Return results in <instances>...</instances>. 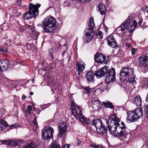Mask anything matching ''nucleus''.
Segmentation results:
<instances>
[{
  "label": "nucleus",
  "instance_id": "obj_3",
  "mask_svg": "<svg viewBox=\"0 0 148 148\" xmlns=\"http://www.w3.org/2000/svg\"><path fill=\"white\" fill-rule=\"evenodd\" d=\"M56 20L51 16L45 19L43 21V27L45 32L51 33L55 29Z\"/></svg>",
  "mask_w": 148,
  "mask_h": 148
},
{
  "label": "nucleus",
  "instance_id": "obj_46",
  "mask_svg": "<svg viewBox=\"0 0 148 148\" xmlns=\"http://www.w3.org/2000/svg\"><path fill=\"white\" fill-rule=\"evenodd\" d=\"M78 1L82 2V3H86L90 1V0H78Z\"/></svg>",
  "mask_w": 148,
  "mask_h": 148
},
{
  "label": "nucleus",
  "instance_id": "obj_24",
  "mask_svg": "<svg viewBox=\"0 0 148 148\" xmlns=\"http://www.w3.org/2000/svg\"><path fill=\"white\" fill-rule=\"evenodd\" d=\"M92 102L93 104L96 105L98 108H100L101 104L99 99L97 98H93L92 100Z\"/></svg>",
  "mask_w": 148,
  "mask_h": 148
},
{
  "label": "nucleus",
  "instance_id": "obj_21",
  "mask_svg": "<svg viewBox=\"0 0 148 148\" xmlns=\"http://www.w3.org/2000/svg\"><path fill=\"white\" fill-rule=\"evenodd\" d=\"M115 77L113 76L106 75V83L107 84H108L111 82H113L115 79Z\"/></svg>",
  "mask_w": 148,
  "mask_h": 148
},
{
  "label": "nucleus",
  "instance_id": "obj_15",
  "mask_svg": "<svg viewBox=\"0 0 148 148\" xmlns=\"http://www.w3.org/2000/svg\"><path fill=\"white\" fill-rule=\"evenodd\" d=\"M64 123L65 124L64 125L62 124L59 125V132L57 135L59 137H61L66 131L67 126L65 122Z\"/></svg>",
  "mask_w": 148,
  "mask_h": 148
},
{
  "label": "nucleus",
  "instance_id": "obj_19",
  "mask_svg": "<svg viewBox=\"0 0 148 148\" xmlns=\"http://www.w3.org/2000/svg\"><path fill=\"white\" fill-rule=\"evenodd\" d=\"M95 74L92 71L88 72L86 75V77L88 82H91L93 81Z\"/></svg>",
  "mask_w": 148,
  "mask_h": 148
},
{
  "label": "nucleus",
  "instance_id": "obj_18",
  "mask_svg": "<svg viewBox=\"0 0 148 148\" xmlns=\"http://www.w3.org/2000/svg\"><path fill=\"white\" fill-rule=\"evenodd\" d=\"M77 119H79L80 122L83 124H88L90 123L91 121L88 119H86L84 116H83L82 114V116H80L76 118Z\"/></svg>",
  "mask_w": 148,
  "mask_h": 148
},
{
  "label": "nucleus",
  "instance_id": "obj_29",
  "mask_svg": "<svg viewBox=\"0 0 148 148\" xmlns=\"http://www.w3.org/2000/svg\"><path fill=\"white\" fill-rule=\"evenodd\" d=\"M90 132L92 135L95 136L97 135V133H99V130L96 128L92 129L91 128L90 129Z\"/></svg>",
  "mask_w": 148,
  "mask_h": 148
},
{
  "label": "nucleus",
  "instance_id": "obj_34",
  "mask_svg": "<svg viewBox=\"0 0 148 148\" xmlns=\"http://www.w3.org/2000/svg\"><path fill=\"white\" fill-rule=\"evenodd\" d=\"M70 1L66 0L63 3V6L64 7L69 6L70 5Z\"/></svg>",
  "mask_w": 148,
  "mask_h": 148
},
{
  "label": "nucleus",
  "instance_id": "obj_42",
  "mask_svg": "<svg viewBox=\"0 0 148 148\" xmlns=\"http://www.w3.org/2000/svg\"><path fill=\"white\" fill-rule=\"evenodd\" d=\"M85 90L86 91L85 93H89L91 89L88 87H87L84 88Z\"/></svg>",
  "mask_w": 148,
  "mask_h": 148
},
{
  "label": "nucleus",
  "instance_id": "obj_33",
  "mask_svg": "<svg viewBox=\"0 0 148 148\" xmlns=\"http://www.w3.org/2000/svg\"><path fill=\"white\" fill-rule=\"evenodd\" d=\"M32 110V107L31 106H27V109L26 110L27 113L30 114V112Z\"/></svg>",
  "mask_w": 148,
  "mask_h": 148
},
{
  "label": "nucleus",
  "instance_id": "obj_9",
  "mask_svg": "<svg viewBox=\"0 0 148 148\" xmlns=\"http://www.w3.org/2000/svg\"><path fill=\"white\" fill-rule=\"evenodd\" d=\"M133 70L130 68H124L121 70L120 75L121 76V79H122V78H123V80L125 79H128L130 76L133 75Z\"/></svg>",
  "mask_w": 148,
  "mask_h": 148
},
{
  "label": "nucleus",
  "instance_id": "obj_1",
  "mask_svg": "<svg viewBox=\"0 0 148 148\" xmlns=\"http://www.w3.org/2000/svg\"><path fill=\"white\" fill-rule=\"evenodd\" d=\"M119 122V119L115 114H113L111 115L108 123V130L114 136H118L122 139H124L127 137L126 127L123 122H121L120 125Z\"/></svg>",
  "mask_w": 148,
  "mask_h": 148
},
{
  "label": "nucleus",
  "instance_id": "obj_41",
  "mask_svg": "<svg viewBox=\"0 0 148 148\" xmlns=\"http://www.w3.org/2000/svg\"><path fill=\"white\" fill-rule=\"evenodd\" d=\"M97 35L98 36H100L101 39L103 38V34L101 31H99L98 33L97 34Z\"/></svg>",
  "mask_w": 148,
  "mask_h": 148
},
{
  "label": "nucleus",
  "instance_id": "obj_56",
  "mask_svg": "<svg viewBox=\"0 0 148 148\" xmlns=\"http://www.w3.org/2000/svg\"><path fill=\"white\" fill-rule=\"evenodd\" d=\"M0 127L1 130L4 129V128L3 129V126L1 125L0 126Z\"/></svg>",
  "mask_w": 148,
  "mask_h": 148
},
{
  "label": "nucleus",
  "instance_id": "obj_50",
  "mask_svg": "<svg viewBox=\"0 0 148 148\" xmlns=\"http://www.w3.org/2000/svg\"><path fill=\"white\" fill-rule=\"evenodd\" d=\"M146 101L148 102V94H147L146 99Z\"/></svg>",
  "mask_w": 148,
  "mask_h": 148
},
{
  "label": "nucleus",
  "instance_id": "obj_51",
  "mask_svg": "<svg viewBox=\"0 0 148 148\" xmlns=\"http://www.w3.org/2000/svg\"><path fill=\"white\" fill-rule=\"evenodd\" d=\"M19 30L20 31H21V32H22V31H23L24 30V29H23L22 28H20L19 29Z\"/></svg>",
  "mask_w": 148,
  "mask_h": 148
},
{
  "label": "nucleus",
  "instance_id": "obj_30",
  "mask_svg": "<svg viewBox=\"0 0 148 148\" xmlns=\"http://www.w3.org/2000/svg\"><path fill=\"white\" fill-rule=\"evenodd\" d=\"M2 143L6 144L7 145H10L12 146V141L10 140H1Z\"/></svg>",
  "mask_w": 148,
  "mask_h": 148
},
{
  "label": "nucleus",
  "instance_id": "obj_40",
  "mask_svg": "<svg viewBox=\"0 0 148 148\" xmlns=\"http://www.w3.org/2000/svg\"><path fill=\"white\" fill-rule=\"evenodd\" d=\"M50 105V103H48L46 104H45L42 106V108L43 109H45L46 108L48 107Z\"/></svg>",
  "mask_w": 148,
  "mask_h": 148
},
{
  "label": "nucleus",
  "instance_id": "obj_23",
  "mask_svg": "<svg viewBox=\"0 0 148 148\" xmlns=\"http://www.w3.org/2000/svg\"><path fill=\"white\" fill-rule=\"evenodd\" d=\"M107 67V71L106 73V75H110L111 76H113L115 77V69L113 68H112L111 69H108V67Z\"/></svg>",
  "mask_w": 148,
  "mask_h": 148
},
{
  "label": "nucleus",
  "instance_id": "obj_27",
  "mask_svg": "<svg viewBox=\"0 0 148 148\" xmlns=\"http://www.w3.org/2000/svg\"><path fill=\"white\" fill-rule=\"evenodd\" d=\"M103 104L106 107L109 108L111 109H113L114 108V106L112 105V103L108 101L106 102H103Z\"/></svg>",
  "mask_w": 148,
  "mask_h": 148
},
{
  "label": "nucleus",
  "instance_id": "obj_10",
  "mask_svg": "<svg viewBox=\"0 0 148 148\" xmlns=\"http://www.w3.org/2000/svg\"><path fill=\"white\" fill-rule=\"evenodd\" d=\"M71 107L72 109V112L73 115L76 117L82 116L81 108L73 101L71 102Z\"/></svg>",
  "mask_w": 148,
  "mask_h": 148
},
{
  "label": "nucleus",
  "instance_id": "obj_63",
  "mask_svg": "<svg viewBox=\"0 0 148 148\" xmlns=\"http://www.w3.org/2000/svg\"><path fill=\"white\" fill-rule=\"evenodd\" d=\"M128 46L129 47V46H130V44H129V45H128Z\"/></svg>",
  "mask_w": 148,
  "mask_h": 148
},
{
  "label": "nucleus",
  "instance_id": "obj_25",
  "mask_svg": "<svg viewBox=\"0 0 148 148\" xmlns=\"http://www.w3.org/2000/svg\"><path fill=\"white\" fill-rule=\"evenodd\" d=\"M45 79L48 83L51 84V85L53 86L54 83H53V79H52L51 76L49 74H47L46 76L45 77Z\"/></svg>",
  "mask_w": 148,
  "mask_h": 148
},
{
  "label": "nucleus",
  "instance_id": "obj_47",
  "mask_svg": "<svg viewBox=\"0 0 148 148\" xmlns=\"http://www.w3.org/2000/svg\"><path fill=\"white\" fill-rule=\"evenodd\" d=\"M55 67V65L54 64H53L50 66L49 67V69H52L53 68Z\"/></svg>",
  "mask_w": 148,
  "mask_h": 148
},
{
  "label": "nucleus",
  "instance_id": "obj_59",
  "mask_svg": "<svg viewBox=\"0 0 148 148\" xmlns=\"http://www.w3.org/2000/svg\"><path fill=\"white\" fill-rule=\"evenodd\" d=\"M141 23V21H139L138 22L139 25H140Z\"/></svg>",
  "mask_w": 148,
  "mask_h": 148
},
{
  "label": "nucleus",
  "instance_id": "obj_64",
  "mask_svg": "<svg viewBox=\"0 0 148 148\" xmlns=\"http://www.w3.org/2000/svg\"><path fill=\"white\" fill-rule=\"evenodd\" d=\"M5 45H8V44H5Z\"/></svg>",
  "mask_w": 148,
  "mask_h": 148
},
{
  "label": "nucleus",
  "instance_id": "obj_35",
  "mask_svg": "<svg viewBox=\"0 0 148 148\" xmlns=\"http://www.w3.org/2000/svg\"><path fill=\"white\" fill-rule=\"evenodd\" d=\"M91 146L94 148H105L103 146L97 145H92Z\"/></svg>",
  "mask_w": 148,
  "mask_h": 148
},
{
  "label": "nucleus",
  "instance_id": "obj_4",
  "mask_svg": "<svg viewBox=\"0 0 148 148\" xmlns=\"http://www.w3.org/2000/svg\"><path fill=\"white\" fill-rule=\"evenodd\" d=\"M40 6L41 5L39 3L35 5L32 3H29V12L23 15L24 18L25 20H27L33 17H36L38 15V9Z\"/></svg>",
  "mask_w": 148,
  "mask_h": 148
},
{
  "label": "nucleus",
  "instance_id": "obj_6",
  "mask_svg": "<svg viewBox=\"0 0 148 148\" xmlns=\"http://www.w3.org/2000/svg\"><path fill=\"white\" fill-rule=\"evenodd\" d=\"M143 116V111L142 108L135 109L133 111L129 112L127 113L126 118L127 121L128 123L135 122Z\"/></svg>",
  "mask_w": 148,
  "mask_h": 148
},
{
  "label": "nucleus",
  "instance_id": "obj_45",
  "mask_svg": "<svg viewBox=\"0 0 148 148\" xmlns=\"http://www.w3.org/2000/svg\"><path fill=\"white\" fill-rule=\"evenodd\" d=\"M16 4L19 6H20L21 4V0H16Z\"/></svg>",
  "mask_w": 148,
  "mask_h": 148
},
{
  "label": "nucleus",
  "instance_id": "obj_11",
  "mask_svg": "<svg viewBox=\"0 0 148 148\" xmlns=\"http://www.w3.org/2000/svg\"><path fill=\"white\" fill-rule=\"evenodd\" d=\"M94 59L96 62L101 64H106L107 62L106 56L100 53H97L94 55Z\"/></svg>",
  "mask_w": 148,
  "mask_h": 148
},
{
  "label": "nucleus",
  "instance_id": "obj_14",
  "mask_svg": "<svg viewBox=\"0 0 148 148\" xmlns=\"http://www.w3.org/2000/svg\"><path fill=\"white\" fill-rule=\"evenodd\" d=\"M139 64L141 66L146 67L148 66V56H143L138 59Z\"/></svg>",
  "mask_w": 148,
  "mask_h": 148
},
{
  "label": "nucleus",
  "instance_id": "obj_17",
  "mask_svg": "<svg viewBox=\"0 0 148 148\" xmlns=\"http://www.w3.org/2000/svg\"><path fill=\"white\" fill-rule=\"evenodd\" d=\"M85 64L83 61L77 62L76 64L77 71L79 72H82L84 71Z\"/></svg>",
  "mask_w": 148,
  "mask_h": 148
},
{
  "label": "nucleus",
  "instance_id": "obj_22",
  "mask_svg": "<svg viewBox=\"0 0 148 148\" xmlns=\"http://www.w3.org/2000/svg\"><path fill=\"white\" fill-rule=\"evenodd\" d=\"M133 102L134 103L136 104V106H140L141 104V99L140 96L138 95L136 96Z\"/></svg>",
  "mask_w": 148,
  "mask_h": 148
},
{
  "label": "nucleus",
  "instance_id": "obj_43",
  "mask_svg": "<svg viewBox=\"0 0 148 148\" xmlns=\"http://www.w3.org/2000/svg\"><path fill=\"white\" fill-rule=\"evenodd\" d=\"M33 123L35 125L36 127H37L38 126L37 122L36 120V118H35L33 121Z\"/></svg>",
  "mask_w": 148,
  "mask_h": 148
},
{
  "label": "nucleus",
  "instance_id": "obj_26",
  "mask_svg": "<svg viewBox=\"0 0 148 148\" xmlns=\"http://www.w3.org/2000/svg\"><path fill=\"white\" fill-rule=\"evenodd\" d=\"M36 146V145L34 142H31L26 145L23 148H35Z\"/></svg>",
  "mask_w": 148,
  "mask_h": 148
},
{
  "label": "nucleus",
  "instance_id": "obj_44",
  "mask_svg": "<svg viewBox=\"0 0 148 148\" xmlns=\"http://www.w3.org/2000/svg\"><path fill=\"white\" fill-rule=\"evenodd\" d=\"M132 76H133L132 77L131 76H130V78L131 82H132V83H133L134 82H135L136 81L135 79V76H133V75Z\"/></svg>",
  "mask_w": 148,
  "mask_h": 148
},
{
  "label": "nucleus",
  "instance_id": "obj_7",
  "mask_svg": "<svg viewBox=\"0 0 148 148\" xmlns=\"http://www.w3.org/2000/svg\"><path fill=\"white\" fill-rule=\"evenodd\" d=\"M92 123L94 125L95 128L99 130V133L103 134L106 136L107 132V130L106 127L103 124L101 120L96 119L92 121Z\"/></svg>",
  "mask_w": 148,
  "mask_h": 148
},
{
  "label": "nucleus",
  "instance_id": "obj_61",
  "mask_svg": "<svg viewBox=\"0 0 148 148\" xmlns=\"http://www.w3.org/2000/svg\"><path fill=\"white\" fill-rule=\"evenodd\" d=\"M49 8H48L47 9V10H48L49 9Z\"/></svg>",
  "mask_w": 148,
  "mask_h": 148
},
{
  "label": "nucleus",
  "instance_id": "obj_48",
  "mask_svg": "<svg viewBox=\"0 0 148 148\" xmlns=\"http://www.w3.org/2000/svg\"><path fill=\"white\" fill-rule=\"evenodd\" d=\"M3 111V109H0V116L2 114Z\"/></svg>",
  "mask_w": 148,
  "mask_h": 148
},
{
  "label": "nucleus",
  "instance_id": "obj_57",
  "mask_svg": "<svg viewBox=\"0 0 148 148\" xmlns=\"http://www.w3.org/2000/svg\"><path fill=\"white\" fill-rule=\"evenodd\" d=\"M0 51L1 52H2L3 51V49H0Z\"/></svg>",
  "mask_w": 148,
  "mask_h": 148
},
{
  "label": "nucleus",
  "instance_id": "obj_36",
  "mask_svg": "<svg viewBox=\"0 0 148 148\" xmlns=\"http://www.w3.org/2000/svg\"><path fill=\"white\" fill-rule=\"evenodd\" d=\"M18 124L14 123L13 124H12L10 125V128L11 129H12L14 127H18Z\"/></svg>",
  "mask_w": 148,
  "mask_h": 148
},
{
  "label": "nucleus",
  "instance_id": "obj_39",
  "mask_svg": "<svg viewBox=\"0 0 148 148\" xmlns=\"http://www.w3.org/2000/svg\"><path fill=\"white\" fill-rule=\"evenodd\" d=\"M137 51L136 48H132V54L134 55L135 53V52Z\"/></svg>",
  "mask_w": 148,
  "mask_h": 148
},
{
  "label": "nucleus",
  "instance_id": "obj_38",
  "mask_svg": "<svg viewBox=\"0 0 148 148\" xmlns=\"http://www.w3.org/2000/svg\"><path fill=\"white\" fill-rule=\"evenodd\" d=\"M50 53L49 55L51 57V58H53V54H54V51L53 49L52 50H51L49 51Z\"/></svg>",
  "mask_w": 148,
  "mask_h": 148
},
{
  "label": "nucleus",
  "instance_id": "obj_32",
  "mask_svg": "<svg viewBox=\"0 0 148 148\" xmlns=\"http://www.w3.org/2000/svg\"><path fill=\"white\" fill-rule=\"evenodd\" d=\"M32 34L33 35V36L34 37V38L35 40L37 39L38 38V36L39 34V33L38 32L32 31Z\"/></svg>",
  "mask_w": 148,
  "mask_h": 148
},
{
  "label": "nucleus",
  "instance_id": "obj_20",
  "mask_svg": "<svg viewBox=\"0 0 148 148\" xmlns=\"http://www.w3.org/2000/svg\"><path fill=\"white\" fill-rule=\"evenodd\" d=\"M98 9L102 15L106 13V9L105 6L102 3H100L98 5Z\"/></svg>",
  "mask_w": 148,
  "mask_h": 148
},
{
  "label": "nucleus",
  "instance_id": "obj_53",
  "mask_svg": "<svg viewBox=\"0 0 148 148\" xmlns=\"http://www.w3.org/2000/svg\"><path fill=\"white\" fill-rule=\"evenodd\" d=\"M66 51H63V53H62V55L63 56L64 54L66 53Z\"/></svg>",
  "mask_w": 148,
  "mask_h": 148
},
{
  "label": "nucleus",
  "instance_id": "obj_54",
  "mask_svg": "<svg viewBox=\"0 0 148 148\" xmlns=\"http://www.w3.org/2000/svg\"><path fill=\"white\" fill-rule=\"evenodd\" d=\"M34 94V93L33 92H30V95H33Z\"/></svg>",
  "mask_w": 148,
  "mask_h": 148
},
{
  "label": "nucleus",
  "instance_id": "obj_49",
  "mask_svg": "<svg viewBox=\"0 0 148 148\" xmlns=\"http://www.w3.org/2000/svg\"><path fill=\"white\" fill-rule=\"evenodd\" d=\"M145 10L148 13V6H147L145 8Z\"/></svg>",
  "mask_w": 148,
  "mask_h": 148
},
{
  "label": "nucleus",
  "instance_id": "obj_60",
  "mask_svg": "<svg viewBox=\"0 0 148 148\" xmlns=\"http://www.w3.org/2000/svg\"><path fill=\"white\" fill-rule=\"evenodd\" d=\"M4 125L5 127H7L8 126V124L6 123H5V125Z\"/></svg>",
  "mask_w": 148,
  "mask_h": 148
},
{
  "label": "nucleus",
  "instance_id": "obj_62",
  "mask_svg": "<svg viewBox=\"0 0 148 148\" xmlns=\"http://www.w3.org/2000/svg\"><path fill=\"white\" fill-rule=\"evenodd\" d=\"M66 148H69L68 146H67Z\"/></svg>",
  "mask_w": 148,
  "mask_h": 148
},
{
  "label": "nucleus",
  "instance_id": "obj_2",
  "mask_svg": "<svg viewBox=\"0 0 148 148\" xmlns=\"http://www.w3.org/2000/svg\"><path fill=\"white\" fill-rule=\"evenodd\" d=\"M137 23L134 19H129L124 22L116 30V33L123 34L126 32V30L131 33L136 27Z\"/></svg>",
  "mask_w": 148,
  "mask_h": 148
},
{
  "label": "nucleus",
  "instance_id": "obj_58",
  "mask_svg": "<svg viewBox=\"0 0 148 148\" xmlns=\"http://www.w3.org/2000/svg\"><path fill=\"white\" fill-rule=\"evenodd\" d=\"M81 74V73H80V72H79L78 73V75H79Z\"/></svg>",
  "mask_w": 148,
  "mask_h": 148
},
{
  "label": "nucleus",
  "instance_id": "obj_13",
  "mask_svg": "<svg viewBox=\"0 0 148 148\" xmlns=\"http://www.w3.org/2000/svg\"><path fill=\"white\" fill-rule=\"evenodd\" d=\"M107 40L108 45L114 48L117 46V42L112 35H110L108 37Z\"/></svg>",
  "mask_w": 148,
  "mask_h": 148
},
{
  "label": "nucleus",
  "instance_id": "obj_31",
  "mask_svg": "<svg viewBox=\"0 0 148 148\" xmlns=\"http://www.w3.org/2000/svg\"><path fill=\"white\" fill-rule=\"evenodd\" d=\"M26 47L27 48V49L28 50H32L34 48V45L32 44H26Z\"/></svg>",
  "mask_w": 148,
  "mask_h": 148
},
{
  "label": "nucleus",
  "instance_id": "obj_16",
  "mask_svg": "<svg viewBox=\"0 0 148 148\" xmlns=\"http://www.w3.org/2000/svg\"><path fill=\"white\" fill-rule=\"evenodd\" d=\"M107 71V67H103L97 71L95 75L98 78H100L106 74Z\"/></svg>",
  "mask_w": 148,
  "mask_h": 148
},
{
  "label": "nucleus",
  "instance_id": "obj_55",
  "mask_svg": "<svg viewBox=\"0 0 148 148\" xmlns=\"http://www.w3.org/2000/svg\"><path fill=\"white\" fill-rule=\"evenodd\" d=\"M78 145H79L80 144H81V141H79V140H78Z\"/></svg>",
  "mask_w": 148,
  "mask_h": 148
},
{
  "label": "nucleus",
  "instance_id": "obj_52",
  "mask_svg": "<svg viewBox=\"0 0 148 148\" xmlns=\"http://www.w3.org/2000/svg\"><path fill=\"white\" fill-rule=\"evenodd\" d=\"M26 97L25 96H23L22 97V99H25Z\"/></svg>",
  "mask_w": 148,
  "mask_h": 148
},
{
  "label": "nucleus",
  "instance_id": "obj_8",
  "mask_svg": "<svg viewBox=\"0 0 148 148\" xmlns=\"http://www.w3.org/2000/svg\"><path fill=\"white\" fill-rule=\"evenodd\" d=\"M42 136L45 140H47L53 137L54 132L53 129L50 127H47L42 130Z\"/></svg>",
  "mask_w": 148,
  "mask_h": 148
},
{
  "label": "nucleus",
  "instance_id": "obj_28",
  "mask_svg": "<svg viewBox=\"0 0 148 148\" xmlns=\"http://www.w3.org/2000/svg\"><path fill=\"white\" fill-rule=\"evenodd\" d=\"M21 143H22V141L21 139H19L18 140H15L12 141V146H18L21 144Z\"/></svg>",
  "mask_w": 148,
  "mask_h": 148
},
{
  "label": "nucleus",
  "instance_id": "obj_5",
  "mask_svg": "<svg viewBox=\"0 0 148 148\" xmlns=\"http://www.w3.org/2000/svg\"><path fill=\"white\" fill-rule=\"evenodd\" d=\"M88 25L90 28H87L85 30L86 33L84 37V40L85 42H88L91 41L95 36V33L93 28L95 25L93 19L91 18L90 19Z\"/></svg>",
  "mask_w": 148,
  "mask_h": 148
},
{
  "label": "nucleus",
  "instance_id": "obj_12",
  "mask_svg": "<svg viewBox=\"0 0 148 148\" xmlns=\"http://www.w3.org/2000/svg\"><path fill=\"white\" fill-rule=\"evenodd\" d=\"M10 62L6 59L0 60V71L6 70L10 66Z\"/></svg>",
  "mask_w": 148,
  "mask_h": 148
},
{
  "label": "nucleus",
  "instance_id": "obj_37",
  "mask_svg": "<svg viewBox=\"0 0 148 148\" xmlns=\"http://www.w3.org/2000/svg\"><path fill=\"white\" fill-rule=\"evenodd\" d=\"M145 113L146 116L148 118V105L145 106Z\"/></svg>",
  "mask_w": 148,
  "mask_h": 148
}]
</instances>
